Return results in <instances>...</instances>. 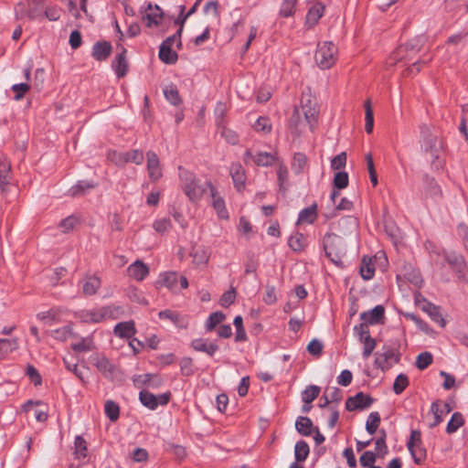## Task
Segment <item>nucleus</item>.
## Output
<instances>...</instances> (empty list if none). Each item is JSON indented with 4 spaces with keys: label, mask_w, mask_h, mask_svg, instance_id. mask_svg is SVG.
I'll list each match as a JSON object with an SVG mask.
<instances>
[{
    "label": "nucleus",
    "mask_w": 468,
    "mask_h": 468,
    "mask_svg": "<svg viewBox=\"0 0 468 468\" xmlns=\"http://www.w3.org/2000/svg\"><path fill=\"white\" fill-rule=\"evenodd\" d=\"M179 178L184 193L191 202H198L208 188L207 184L210 182L207 181L202 184L193 173L181 168H179Z\"/></svg>",
    "instance_id": "nucleus-1"
},
{
    "label": "nucleus",
    "mask_w": 468,
    "mask_h": 468,
    "mask_svg": "<svg viewBox=\"0 0 468 468\" xmlns=\"http://www.w3.org/2000/svg\"><path fill=\"white\" fill-rule=\"evenodd\" d=\"M420 147L430 153L431 156L439 158V154L442 150L443 144L441 139L432 132V128L427 124L420 126Z\"/></svg>",
    "instance_id": "nucleus-2"
},
{
    "label": "nucleus",
    "mask_w": 468,
    "mask_h": 468,
    "mask_svg": "<svg viewBox=\"0 0 468 468\" xmlns=\"http://www.w3.org/2000/svg\"><path fill=\"white\" fill-rule=\"evenodd\" d=\"M324 248L326 256L335 265L342 262V257L346 254V246L343 239L334 233L326 234L324 238Z\"/></svg>",
    "instance_id": "nucleus-3"
},
{
    "label": "nucleus",
    "mask_w": 468,
    "mask_h": 468,
    "mask_svg": "<svg viewBox=\"0 0 468 468\" xmlns=\"http://www.w3.org/2000/svg\"><path fill=\"white\" fill-rule=\"evenodd\" d=\"M431 257V260L437 264H441L442 261H446L452 270L457 274L458 279H465L466 265L464 259L461 254L443 251L442 255H441L439 252H432Z\"/></svg>",
    "instance_id": "nucleus-4"
},
{
    "label": "nucleus",
    "mask_w": 468,
    "mask_h": 468,
    "mask_svg": "<svg viewBox=\"0 0 468 468\" xmlns=\"http://www.w3.org/2000/svg\"><path fill=\"white\" fill-rule=\"evenodd\" d=\"M337 48L331 41L319 43L315 52V61L319 68L326 69L336 61Z\"/></svg>",
    "instance_id": "nucleus-5"
},
{
    "label": "nucleus",
    "mask_w": 468,
    "mask_h": 468,
    "mask_svg": "<svg viewBox=\"0 0 468 468\" xmlns=\"http://www.w3.org/2000/svg\"><path fill=\"white\" fill-rule=\"evenodd\" d=\"M299 108L303 117H305V122L308 123L310 130L313 131L317 122L318 116V109L315 99L311 95H304L302 99L301 107Z\"/></svg>",
    "instance_id": "nucleus-6"
},
{
    "label": "nucleus",
    "mask_w": 468,
    "mask_h": 468,
    "mask_svg": "<svg viewBox=\"0 0 468 468\" xmlns=\"http://www.w3.org/2000/svg\"><path fill=\"white\" fill-rule=\"evenodd\" d=\"M243 160L246 164L251 160L258 166L268 167L277 162L278 155L277 153L258 152L253 154L250 150H246Z\"/></svg>",
    "instance_id": "nucleus-7"
},
{
    "label": "nucleus",
    "mask_w": 468,
    "mask_h": 468,
    "mask_svg": "<svg viewBox=\"0 0 468 468\" xmlns=\"http://www.w3.org/2000/svg\"><path fill=\"white\" fill-rule=\"evenodd\" d=\"M44 7L43 0H27V8L26 9L23 4H19L16 8V13L17 16H27L33 20L43 16Z\"/></svg>",
    "instance_id": "nucleus-8"
},
{
    "label": "nucleus",
    "mask_w": 468,
    "mask_h": 468,
    "mask_svg": "<svg viewBox=\"0 0 468 468\" xmlns=\"http://www.w3.org/2000/svg\"><path fill=\"white\" fill-rule=\"evenodd\" d=\"M170 396V393H163L155 396L147 390H142L139 393V399L144 407L154 410L159 405H166L169 402Z\"/></svg>",
    "instance_id": "nucleus-9"
},
{
    "label": "nucleus",
    "mask_w": 468,
    "mask_h": 468,
    "mask_svg": "<svg viewBox=\"0 0 468 468\" xmlns=\"http://www.w3.org/2000/svg\"><path fill=\"white\" fill-rule=\"evenodd\" d=\"M77 315L83 323H100L112 316V310L108 306L100 309L82 310Z\"/></svg>",
    "instance_id": "nucleus-10"
},
{
    "label": "nucleus",
    "mask_w": 468,
    "mask_h": 468,
    "mask_svg": "<svg viewBox=\"0 0 468 468\" xmlns=\"http://www.w3.org/2000/svg\"><path fill=\"white\" fill-rule=\"evenodd\" d=\"M399 355L391 348H384L383 352L375 354V364L382 370L390 368L394 364L399 362Z\"/></svg>",
    "instance_id": "nucleus-11"
},
{
    "label": "nucleus",
    "mask_w": 468,
    "mask_h": 468,
    "mask_svg": "<svg viewBox=\"0 0 468 468\" xmlns=\"http://www.w3.org/2000/svg\"><path fill=\"white\" fill-rule=\"evenodd\" d=\"M146 168L151 181L156 182L163 176V169L159 157L154 151L146 153Z\"/></svg>",
    "instance_id": "nucleus-12"
},
{
    "label": "nucleus",
    "mask_w": 468,
    "mask_h": 468,
    "mask_svg": "<svg viewBox=\"0 0 468 468\" xmlns=\"http://www.w3.org/2000/svg\"><path fill=\"white\" fill-rule=\"evenodd\" d=\"M374 399L363 392H358L353 397H349L346 401V408L349 411L362 410L369 408Z\"/></svg>",
    "instance_id": "nucleus-13"
},
{
    "label": "nucleus",
    "mask_w": 468,
    "mask_h": 468,
    "mask_svg": "<svg viewBox=\"0 0 468 468\" xmlns=\"http://www.w3.org/2000/svg\"><path fill=\"white\" fill-rule=\"evenodd\" d=\"M210 191V197L212 199V207L216 210L217 215L221 219L229 218V212L225 206L224 198L218 194L215 186L211 183L207 184Z\"/></svg>",
    "instance_id": "nucleus-14"
},
{
    "label": "nucleus",
    "mask_w": 468,
    "mask_h": 468,
    "mask_svg": "<svg viewBox=\"0 0 468 468\" xmlns=\"http://www.w3.org/2000/svg\"><path fill=\"white\" fill-rule=\"evenodd\" d=\"M114 156L115 158H112V161L119 165L129 162L139 165L143 164L144 159L143 151L138 149L120 154L114 153Z\"/></svg>",
    "instance_id": "nucleus-15"
},
{
    "label": "nucleus",
    "mask_w": 468,
    "mask_h": 468,
    "mask_svg": "<svg viewBox=\"0 0 468 468\" xmlns=\"http://www.w3.org/2000/svg\"><path fill=\"white\" fill-rule=\"evenodd\" d=\"M162 18L163 12L161 8L157 5H152L151 4L147 5L144 14L142 16V19L145 21L148 27L158 26Z\"/></svg>",
    "instance_id": "nucleus-16"
},
{
    "label": "nucleus",
    "mask_w": 468,
    "mask_h": 468,
    "mask_svg": "<svg viewBox=\"0 0 468 468\" xmlns=\"http://www.w3.org/2000/svg\"><path fill=\"white\" fill-rule=\"evenodd\" d=\"M229 175L232 178L235 188L241 191L245 187L246 174L239 163H232L229 166Z\"/></svg>",
    "instance_id": "nucleus-17"
},
{
    "label": "nucleus",
    "mask_w": 468,
    "mask_h": 468,
    "mask_svg": "<svg viewBox=\"0 0 468 468\" xmlns=\"http://www.w3.org/2000/svg\"><path fill=\"white\" fill-rule=\"evenodd\" d=\"M127 272L129 277L137 282H142L148 276L150 270L142 261L137 260L128 267Z\"/></svg>",
    "instance_id": "nucleus-18"
},
{
    "label": "nucleus",
    "mask_w": 468,
    "mask_h": 468,
    "mask_svg": "<svg viewBox=\"0 0 468 468\" xmlns=\"http://www.w3.org/2000/svg\"><path fill=\"white\" fill-rule=\"evenodd\" d=\"M306 125H308V123L305 122V117L302 114L300 108L295 107L290 119V129L292 133L299 136Z\"/></svg>",
    "instance_id": "nucleus-19"
},
{
    "label": "nucleus",
    "mask_w": 468,
    "mask_h": 468,
    "mask_svg": "<svg viewBox=\"0 0 468 468\" xmlns=\"http://www.w3.org/2000/svg\"><path fill=\"white\" fill-rule=\"evenodd\" d=\"M177 280L176 271H165L159 274L155 286L156 288L165 287L172 292H176Z\"/></svg>",
    "instance_id": "nucleus-20"
},
{
    "label": "nucleus",
    "mask_w": 468,
    "mask_h": 468,
    "mask_svg": "<svg viewBox=\"0 0 468 468\" xmlns=\"http://www.w3.org/2000/svg\"><path fill=\"white\" fill-rule=\"evenodd\" d=\"M12 180L11 164L6 157L0 158V190L5 192Z\"/></svg>",
    "instance_id": "nucleus-21"
},
{
    "label": "nucleus",
    "mask_w": 468,
    "mask_h": 468,
    "mask_svg": "<svg viewBox=\"0 0 468 468\" xmlns=\"http://www.w3.org/2000/svg\"><path fill=\"white\" fill-rule=\"evenodd\" d=\"M324 12V5L320 3H314L308 10L305 17V25L308 28L314 27L323 16Z\"/></svg>",
    "instance_id": "nucleus-22"
},
{
    "label": "nucleus",
    "mask_w": 468,
    "mask_h": 468,
    "mask_svg": "<svg viewBox=\"0 0 468 468\" xmlns=\"http://www.w3.org/2000/svg\"><path fill=\"white\" fill-rule=\"evenodd\" d=\"M385 309L382 305H377L372 310L360 314V318L366 324H376L384 318Z\"/></svg>",
    "instance_id": "nucleus-23"
},
{
    "label": "nucleus",
    "mask_w": 468,
    "mask_h": 468,
    "mask_svg": "<svg viewBox=\"0 0 468 468\" xmlns=\"http://www.w3.org/2000/svg\"><path fill=\"white\" fill-rule=\"evenodd\" d=\"M112 68L118 78H122L126 75L128 70V62L126 59V49L122 48L121 51L116 55L112 62Z\"/></svg>",
    "instance_id": "nucleus-24"
},
{
    "label": "nucleus",
    "mask_w": 468,
    "mask_h": 468,
    "mask_svg": "<svg viewBox=\"0 0 468 468\" xmlns=\"http://www.w3.org/2000/svg\"><path fill=\"white\" fill-rule=\"evenodd\" d=\"M112 53V45L107 41H99L93 45L92 57L98 60L102 61L107 59Z\"/></svg>",
    "instance_id": "nucleus-25"
},
{
    "label": "nucleus",
    "mask_w": 468,
    "mask_h": 468,
    "mask_svg": "<svg viewBox=\"0 0 468 468\" xmlns=\"http://www.w3.org/2000/svg\"><path fill=\"white\" fill-rule=\"evenodd\" d=\"M113 333L116 336L121 338H132L136 333L133 321L117 324L113 328Z\"/></svg>",
    "instance_id": "nucleus-26"
},
{
    "label": "nucleus",
    "mask_w": 468,
    "mask_h": 468,
    "mask_svg": "<svg viewBox=\"0 0 468 468\" xmlns=\"http://www.w3.org/2000/svg\"><path fill=\"white\" fill-rule=\"evenodd\" d=\"M80 283L82 293L86 296L95 294L101 287V280L97 276H86Z\"/></svg>",
    "instance_id": "nucleus-27"
},
{
    "label": "nucleus",
    "mask_w": 468,
    "mask_h": 468,
    "mask_svg": "<svg viewBox=\"0 0 468 468\" xmlns=\"http://www.w3.org/2000/svg\"><path fill=\"white\" fill-rule=\"evenodd\" d=\"M191 346L196 351L204 352L210 356H212L218 349V346L217 344L208 342V340L202 338L194 339L191 343Z\"/></svg>",
    "instance_id": "nucleus-28"
},
{
    "label": "nucleus",
    "mask_w": 468,
    "mask_h": 468,
    "mask_svg": "<svg viewBox=\"0 0 468 468\" xmlns=\"http://www.w3.org/2000/svg\"><path fill=\"white\" fill-rule=\"evenodd\" d=\"M423 44L422 37H417L410 40L405 46H400L394 53V59L401 60L403 58L404 52L410 51H418L420 49Z\"/></svg>",
    "instance_id": "nucleus-29"
},
{
    "label": "nucleus",
    "mask_w": 468,
    "mask_h": 468,
    "mask_svg": "<svg viewBox=\"0 0 468 468\" xmlns=\"http://www.w3.org/2000/svg\"><path fill=\"white\" fill-rule=\"evenodd\" d=\"M193 259V263L197 266L206 265L209 260V253L205 247L193 248L190 252Z\"/></svg>",
    "instance_id": "nucleus-30"
},
{
    "label": "nucleus",
    "mask_w": 468,
    "mask_h": 468,
    "mask_svg": "<svg viewBox=\"0 0 468 468\" xmlns=\"http://www.w3.org/2000/svg\"><path fill=\"white\" fill-rule=\"evenodd\" d=\"M317 218V207L315 204L312 205L311 207H308L306 208H303L300 213L298 217V224L299 223H308L312 224L314 222V220Z\"/></svg>",
    "instance_id": "nucleus-31"
},
{
    "label": "nucleus",
    "mask_w": 468,
    "mask_h": 468,
    "mask_svg": "<svg viewBox=\"0 0 468 468\" xmlns=\"http://www.w3.org/2000/svg\"><path fill=\"white\" fill-rule=\"evenodd\" d=\"M94 187L95 185L89 181H79L69 190V194L71 197H80Z\"/></svg>",
    "instance_id": "nucleus-32"
},
{
    "label": "nucleus",
    "mask_w": 468,
    "mask_h": 468,
    "mask_svg": "<svg viewBox=\"0 0 468 468\" xmlns=\"http://www.w3.org/2000/svg\"><path fill=\"white\" fill-rule=\"evenodd\" d=\"M295 429L300 434L309 436L312 433L313 422L308 417H298L295 421Z\"/></svg>",
    "instance_id": "nucleus-33"
},
{
    "label": "nucleus",
    "mask_w": 468,
    "mask_h": 468,
    "mask_svg": "<svg viewBox=\"0 0 468 468\" xmlns=\"http://www.w3.org/2000/svg\"><path fill=\"white\" fill-rule=\"evenodd\" d=\"M307 166V157L303 153H295L292 162V169L295 175L302 174Z\"/></svg>",
    "instance_id": "nucleus-34"
},
{
    "label": "nucleus",
    "mask_w": 468,
    "mask_h": 468,
    "mask_svg": "<svg viewBox=\"0 0 468 468\" xmlns=\"http://www.w3.org/2000/svg\"><path fill=\"white\" fill-rule=\"evenodd\" d=\"M159 58L166 64H174L177 60V54L171 47L162 45L159 48Z\"/></svg>",
    "instance_id": "nucleus-35"
},
{
    "label": "nucleus",
    "mask_w": 468,
    "mask_h": 468,
    "mask_svg": "<svg viewBox=\"0 0 468 468\" xmlns=\"http://www.w3.org/2000/svg\"><path fill=\"white\" fill-rule=\"evenodd\" d=\"M164 95L165 99L175 106L179 105L182 101L178 90L174 84H170L165 87Z\"/></svg>",
    "instance_id": "nucleus-36"
},
{
    "label": "nucleus",
    "mask_w": 468,
    "mask_h": 468,
    "mask_svg": "<svg viewBox=\"0 0 468 468\" xmlns=\"http://www.w3.org/2000/svg\"><path fill=\"white\" fill-rule=\"evenodd\" d=\"M360 274L361 277L366 281L373 278L375 274V267L371 259L363 257L360 266Z\"/></svg>",
    "instance_id": "nucleus-37"
},
{
    "label": "nucleus",
    "mask_w": 468,
    "mask_h": 468,
    "mask_svg": "<svg viewBox=\"0 0 468 468\" xmlns=\"http://www.w3.org/2000/svg\"><path fill=\"white\" fill-rule=\"evenodd\" d=\"M420 443V433L417 431H412L410 434V440L408 442V449L410 452L415 463H419L420 462V456H418V452L415 447Z\"/></svg>",
    "instance_id": "nucleus-38"
},
{
    "label": "nucleus",
    "mask_w": 468,
    "mask_h": 468,
    "mask_svg": "<svg viewBox=\"0 0 468 468\" xmlns=\"http://www.w3.org/2000/svg\"><path fill=\"white\" fill-rule=\"evenodd\" d=\"M310 452L309 445L304 441H299L294 446V456L297 462H303Z\"/></svg>",
    "instance_id": "nucleus-39"
},
{
    "label": "nucleus",
    "mask_w": 468,
    "mask_h": 468,
    "mask_svg": "<svg viewBox=\"0 0 468 468\" xmlns=\"http://www.w3.org/2000/svg\"><path fill=\"white\" fill-rule=\"evenodd\" d=\"M87 442L81 436H77L74 441V454L77 459L81 460L87 457Z\"/></svg>",
    "instance_id": "nucleus-40"
},
{
    "label": "nucleus",
    "mask_w": 468,
    "mask_h": 468,
    "mask_svg": "<svg viewBox=\"0 0 468 468\" xmlns=\"http://www.w3.org/2000/svg\"><path fill=\"white\" fill-rule=\"evenodd\" d=\"M104 411L111 421H116L120 416L119 405L113 400H107L104 405Z\"/></svg>",
    "instance_id": "nucleus-41"
},
{
    "label": "nucleus",
    "mask_w": 468,
    "mask_h": 468,
    "mask_svg": "<svg viewBox=\"0 0 468 468\" xmlns=\"http://www.w3.org/2000/svg\"><path fill=\"white\" fill-rule=\"evenodd\" d=\"M423 183L428 195L431 197L435 198L441 195V189L433 178L425 175L423 177Z\"/></svg>",
    "instance_id": "nucleus-42"
},
{
    "label": "nucleus",
    "mask_w": 468,
    "mask_h": 468,
    "mask_svg": "<svg viewBox=\"0 0 468 468\" xmlns=\"http://www.w3.org/2000/svg\"><path fill=\"white\" fill-rule=\"evenodd\" d=\"M60 311L58 309L52 308L48 311L40 312L37 314L38 320L45 322L51 325L53 322L57 321L59 316Z\"/></svg>",
    "instance_id": "nucleus-43"
},
{
    "label": "nucleus",
    "mask_w": 468,
    "mask_h": 468,
    "mask_svg": "<svg viewBox=\"0 0 468 468\" xmlns=\"http://www.w3.org/2000/svg\"><path fill=\"white\" fill-rule=\"evenodd\" d=\"M49 335L58 341H66L72 335V328L70 325H65L61 328L51 330Z\"/></svg>",
    "instance_id": "nucleus-44"
},
{
    "label": "nucleus",
    "mask_w": 468,
    "mask_h": 468,
    "mask_svg": "<svg viewBox=\"0 0 468 468\" xmlns=\"http://www.w3.org/2000/svg\"><path fill=\"white\" fill-rule=\"evenodd\" d=\"M288 176L289 172L286 167V165L282 163L279 164L278 169H277V177H278V183L280 189L286 190L289 184H288Z\"/></svg>",
    "instance_id": "nucleus-45"
},
{
    "label": "nucleus",
    "mask_w": 468,
    "mask_h": 468,
    "mask_svg": "<svg viewBox=\"0 0 468 468\" xmlns=\"http://www.w3.org/2000/svg\"><path fill=\"white\" fill-rule=\"evenodd\" d=\"M379 423H380L379 413L377 411L371 412L367 420V422H366L367 431L370 435H373L377 431V430L379 426Z\"/></svg>",
    "instance_id": "nucleus-46"
},
{
    "label": "nucleus",
    "mask_w": 468,
    "mask_h": 468,
    "mask_svg": "<svg viewBox=\"0 0 468 468\" xmlns=\"http://www.w3.org/2000/svg\"><path fill=\"white\" fill-rule=\"evenodd\" d=\"M306 239L301 233L290 237L288 244L294 251H301L305 247Z\"/></svg>",
    "instance_id": "nucleus-47"
},
{
    "label": "nucleus",
    "mask_w": 468,
    "mask_h": 468,
    "mask_svg": "<svg viewBox=\"0 0 468 468\" xmlns=\"http://www.w3.org/2000/svg\"><path fill=\"white\" fill-rule=\"evenodd\" d=\"M71 347L76 352H87L93 349V341L90 337L80 338L78 342L72 343Z\"/></svg>",
    "instance_id": "nucleus-48"
},
{
    "label": "nucleus",
    "mask_w": 468,
    "mask_h": 468,
    "mask_svg": "<svg viewBox=\"0 0 468 468\" xmlns=\"http://www.w3.org/2000/svg\"><path fill=\"white\" fill-rule=\"evenodd\" d=\"M319 393L320 388L318 386H308L302 393V399L305 404H310L318 397Z\"/></svg>",
    "instance_id": "nucleus-49"
},
{
    "label": "nucleus",
    "mask_w": 468,
    "mask_h": 468,
    "mask_svg": "<svg viewBox=\"0 0 468 468\" xmlns=\"http://www.w3.org/2000/svg\"><path fill=\"white\" fill-rule=\"evenodd\" d=\"M424 310L429 314L431 319L438 323L441 327L445 325V321L440 312V309L436 305L429 303Z\"/></svg>",
    "instance_id": "nucleus-50"
},
{
    "label": "nucleus",
    "mask_w": 468,
    "mask_h": 468,
    "mask_svg": "<svg viewBox=\"0 0 468 468\" xmlns=\"http://www.w3.org/2000/svg\"><path fill=\"white\" fill-rule=\"evenodd\" d=\"M225 317L226 316L222 312H214L210 314L206 322L207 331H212L218 324H219L225 319Z\"/></svg>",
    "instance_id": "nucleus-51"
},
{
    "label": "nucleus",
    "mask_w": 468,
    "mask_h": 468,
    "mask_svg": "<svg viewBox=\"0 0 468 468\" xmlns=\"http://www.w3.org/2000/svg\"><path fill=\"white\" fill-rule=\"evenodd\" d=\"M463 424V418L460 412L452 414L450 421L447 424L446 431L448 433L455 432Z\"/></svg>",
    "instance_id": "nucleus-52"
},
{
    "label": "nucleus",
    "mask_w": 468,
    "mask_h": 468,
    "mask_svg": "<svg viewBox=\"0 0 468 468\" xmlns=\"http://www.w3.org/2000/svg\"><path fill=\"white\" fill-rule=\"evenodd\" d=\"M365 110H366V114H365V119H366L365 130H366V132L367 133H371L372 131H373V127H374V115H373V110H372V107H371V104H370L369 101H367L365 102Z\"/></svg>",
    "instance_id": "nucleus-53"
},
{
    "label": "nucleus",
    "mask_w": 468,
    "mask_h": 468,
    "mask_svg": "<svg viewBox=\"0 0 468 468\" xmlns=\"http://www.w3.org/2000/svg\"><path fill=\"white\" fill-rule=\"evenodd\" d=\"M297 0H283L280 8V15L283 17L293 16Z\"/></svg>",
    "instance_id": "nucleus-54"
},
{
    "label": "nucleus",
    "mask_w": 468,
    "mask_h": 468,
    "mask_svg": "<svg viewBox=\"0 0 468 468\" xmlns=\"http://www.w3.org/2000/svg\"><path fill=\"white\" fill-rule=\"evenodd\" d=\"M157 376L150 373L135 375L133 378V382L137 388H142L144 385H150L154 378Z\"/></svg>",
    "instance_id": "nucleus-55"
},
{
    "label": "nucleus",
    "mask_w": 468,
    "mask_h": 468,
    "mask_svg": "<svg viewBox=\"0 0 468 468\" xmlns=\"http://www.w3.org/2000/svg\"><path fill=\"white\" fill-rule=\"evenodd\" d=\"M409 386V378L404 374H399L393 384V391L399 395L401 394L405 388Z\"/></svg>",
    "instance_id": "nucleus-56"
},
{
    "label": "nucleus",
    "mask_w": 468,
    "mask_h": 468,
    "mask_svg": "<svg viewBox=\"0 0 468 468\" xmlns=\"http://www.w3.org/2000/svg\"><path fill=\"white\" fill-rule=\"evenodd\" d=\"M432 355L430 352H423L418 355L416 359V367L423 370L432 363Z\"/></svg>",
    "instance_id": "nucleus-57"
},
{
    "label": "nucleus",
    "mask_w": 468,
    "mask_h": 468,
    "mask_svg": "<svg viewBox=\"0 0 468 468\" xmlns=\"http://www.w3.org/2000/svg\"><path fill=\"white\" fill-rule=\"evenodd\" d=\"M361 342L364 345L363 353H362L363 357L365 359H367L371 356L373 350L376 347V341L369 335H367L364 337V340Z\"/></svg>",
    "instance_id": "nucleus-58"
},
{
    "label": "nucleus",
    "mask_w": 468,
    "mask_h": 468,
    "mask_svg": "<svg viewBox=\"0 0 468 468\" xmlns=\"http://www.w3.org/2000/svg\"><path fill=\"white\" fill-rule=\"evenodd\" d=\"M254 129L257 132L269 133L271 131V122L270 119L267 117H259L256 122L254 123Z\"/></svg>",
    "instance_id": "nucleus-59"
},
{
    "label": "nucleus",
    "mask_w": 468,
    "mask_h": 468,
    "mask_svg": "<svg viewBox=\"0 0 468 468\" xmlns=\"http://www.w3.org/2000/svg\"><path fill=\"white\" fill-rule=\"evenodd\" d=\"M158 316L160 319H168L176 325H182V319L179 315V314L170 311V310H164L159 312Z\"/></svg>",
    "instance_id": "nucleus-60"
},
{
    "label": "nucleus",
    "mask_w": 468,
    "mask_h": 468,
    "mask_svg": "<svg viewBox=\"0 0 468 468\" xmlns=\"http://www.w3.org/2000/svg\"><path fill=\"white\" fill-rule=\"evenodd\" d=\"M171 226H172L171 220L167 218H163L157 219L153 223L154 229L156 232L161 233V234H163V233L166 232L168 229H170Z\"/></svg>",
    "instance_id": "nucleus-61"
},
{
    "label": "nucleus",
    "mask_w": 468,
    "mask_h": 468,
    "mask_svg": "<svg viewBox=\"0 0 468 468\" xmlns=\"http://www.w3.org/2000/svg\"><path fill=\"white\" fill-rule=\"evenodd\" d=\"M95 366L101 373L105 375L112 372V370L113 369L112 365L105 356L96 357Z\"/></svg>",
    "instance_id": "nucleus-62"
},
{
    "label": "nucleus",
    "mask_w": 468,
    "mask_h": 468,
    "mask_svg": "<svg viewBox=\"0 0 468 468\" xmlns=\"http://www.w3.org/2000/svg\"><path fill=\"white\" fill-rule=\"evenodd\" d=\"M348 186V175L346 172H337L334 177V186L344 189Z\"/></svg>",
    "instance_id": "nucleus-63"
},
{
    "label": "nucleus",
    "mask_w": 468,
    "mask_h": 468,
    "mask_svg": "<svg viewBox=\"0 0 468 468\" xmlns=\"http://www.w3.org/2000/svg\"><path fill=\"white\" fill-rule=\"evenodd\" d=\"M29 85L27 83H18L12 86V90L16 93L14 99L20 101L24 95L29 90Z\"/></svg>",
    "instance_id": "nucleus-64"
}]
</instances>
